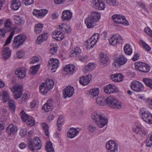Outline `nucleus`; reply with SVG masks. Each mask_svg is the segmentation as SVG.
I'll list each match as a JSON object with an SVG mask.
<instances>
[{
  "instance_id": "nucleus-1",
  "label": "nucleus",
  "mask_w": 152,
  "mask_h": 152,
  "mask_svg": "<svg viewBox=\"0 0 152 152\" xmlns=\"http://www.w3.org/2000/svg\"><path fill=\"white\" fill-rule=\"evenodd\" d=\"M100 18L101 15L99 12L95 11L91 12L85 20V23L87 28H93L96 26Z\"/></svg>"
},
{
  "instance_id": "nucleus-2",
  "label": "nucleus",
  "mask_w": 152,
  "mask_h": 152,
  "mask_svg": "<svg viewBox=\"0 0 152 152\" xmlns=\"http://www.w3.org/2000/svg\"><path fill=\"white\" fill-rule=\"evenodd\" d=\"M91 117L95 121V124L99 127L102 128L107 124V117L99 112H94Z\"/></svg>"
},
{
  "instance_id": "nucleus-3",
  "label": "nucleus",
  "mask_w": 152,
  "mask_h": 152,
  "mask_svg": "<svg viewBox=\"0 0 152 152\" xmlns=\"http://www.w3.org/2000/svg\"><path fill=\"white\" fill-rule=\"evenodd\" d=\"M28 148L33 152L36 150L39 149L42 145L40 139L37 137H34L33 141L31 139L28 138Z\"/></svg>"
},
{
  "instance_id": "nucleus-4",
  "label": "nucleus",
  "mask_w": 152,
  "mask_h": 152,
  "mask_svg": "<svg viewBox=\"0 0 152 152\" xmlns=\"http://www.w3.org/2000/svg\"><path fill=\"white\" fill-rule=\"evenodd\" d=\"M140 115L145 122L149 124H152V115L146 108H142L140 109Z\"/></svg>"
},
{
  "instance_id": "nucleus-5",
  "label": "nucleus",
  "mask_w": 152,
  "mask_h": 152,
  "mask_svg": "<svg viewBox=\"0 0 152 152\" xmlns=\"http://www.w3.org/2000/svg\"><path fill=\"white\" fill-rule=\"evenodd\" d=\"M26 39V36L23 34H20L15 37L13 40V48L14 49L18 48L21 45L23 44Z\"/></svg>"
},
{
  "instance_id": "nucleus-6",
  "label": "nucleus",
  "mask_w": 152,
  "mask_h": 152,
  "mask_svg": "<svg viewBox=\"0 0 152 152\" xmlns=\"http://www.w3.org/2000/svg\"><path fill=\"white\" fill-rule=\"evenodd\" d=\"M99 34L96 33L93 34L91 37L88 39L86 42V45L87 46V48L90 49L93 48L96 44L99 38Z\"/></svg>"
},
{
  "instance_id": "nucleus-7",
  "label": "nucleus",
  "mask_w": 152,
  "mask_h": 152,
  "mask_svg": "<svg viewBox=\"0 0 152 152\" xmlns=\"http://www.w3.org/2000/svg\"><path fill=\"white\" fill-rule=\"evenodd\" d=\"M113 21L116 23H121L124 25L128 26V22L126 19L125 17L122 15L116 14L112 17Z\"/></svg>"
},
{
  "instance_id": "nucleus-8",
  "label": "nucleus",
  "mask_w": 152,
  "mask_h": 152,
  "mask_svg": "<svg viewBox=\"0 0 152 152\" xmlns=\"http://www.w3.org/2000/svg\"><path fill=\"white\" fill-rule=\"evenodd\" d=\"M130 87L133 90L137 92H141L144 89V86L141 82L137 81H133L130 84Z\"/></svg>"
},
{
  "instance_id": "nucleus-9",
  "label": "nucleus",
  "mask_w": 152,
  "mask_h": 152,
  "mask_svg": "<svg viewBox=\"0 0 152 152\" xmlns=\"http://www.w3.org/2000/svg\"><path fill=\"white\" fill-rule=\"evenodd\" d=\"M123 41L121 37L119 34H113L109 39L110 44L112 45L115 46L119 44Z\"/></svg>"
},
{
  "instance_id": "nucleus-10",
  "label": "nucleus",
  "mask_w": 152,
  "mask_h": 152,
  "mask_svg": "<svg viewBox=\"0 0 152 152\" xmlns=\"http://www.w3.org/2000/svg\"><path fill=\"white\" fill-rule=\"evenodd\" d=\"M106 147L108 152H118V145L113 140H110L107 142Z\"/></svg>"
},
{
  "instance_id": "nucleus-11",
  "label": "nucleus",
  "mask_w": 152,
  "mask_h": 152,
  "mask_svg": "<svg viewBox=\"0 0 152 152\" xmlns=\"http://www.w3.org/2000/svg\"><path fill=\"white\" fill-rule=\"evenodd\" d=\"M127 60L124 56H120L115 59L113 65L116 67H120L121 66L127 62Z\"/></svg>"
},
{
  "instance_id": "nucleus-12",
  "label": "nucleus",
  "mask_w": 152,
  "mask_h": 152,
  "mask_svg": "<svg viewBox=\"0 0 152 152\" xmlns=\"http://www.w3.org/2000/svg\"><path fill=\"white\" fill-rule=\"evenodd\" d=\"M48 67L53 72H55L59 65V60L56 58H51L48 61Z\"/></svg>"
},
{
  "instance_id": "nucleus-13",
  "label": "nucleus",
  "mask_w": 152,
  "mask_h": 152,
  "mask_svg": "<svg viewBox=\"0 0 152 152\" xmlns=\"http://www.w3.org/2000/svg\"><path fill=\"white\" fill-rule=\"evenodd\" d=\"M74 93V88L71 86L66 87L63 90V94L64 98L70 97Z\"/></svg>"
},
{
  "instance_id": "nucleus-14",
  "label": "nucleus",
  "mask_w": 152,
  "mask_h": 152,
  "mask_svg": "<svg viewBox=\"0 0 152 152\" xmlns=\"http://www.w3.org/2000/svg\"><path fill=\"white\" fill-rule=\"evenodd\" d=\"M18 131L16 126L10 124L6 128V131L8 136L15 135Z\"/></svg>"
},
{
  "instance_id": "nucleus-15",
  "label": "nucleus",
  "mask_w": 152,
  "mask_h": 152,
  "mask_svg": "<svg viewBox=\"0 0 152 152\" xmlns=\"http://www.w3.org/2000/svg\"><path fill=\"white\" fill-rule=\"evenodd\" d=\"M53 100L52 99H49L46 103L42 106V109L46 112H48L52 110L53 108Z\"/></svg>"
},
{
  "instance_id": "nucleus-16",
  "label": "nucleus",
  "mask_w": 152,
  "mask_h": 152,
  "mask_svg": "<svg viewBox=\"0 0 152 152\" xmlns=\"http://www.w3.org/2000/svg\"><path fill=\"white\" fill-rule=\"evenodd\" d=\"M93 1L94 7L96 9L102 10L105 8V4L102 0H94Z\"/></svg>"
},
{
  "instance_id": "nucleus-17",
  "label": "nucleus",
  "mask_w": 152,
  "mask_h": 152,
  "mask_svg": "<svg viewBox=\"0 0 152 152\" xmlns=\"http://www.w3.org/2000/svg\"><path fill=\"white\" fill-rule=\"evenodd\" d=\"M48 12L47 10L41 9L39 10H34L33 12L34 15L39 18L43 17Z\"/></svg>"
},
{
  "instance_id": "nucleus-18",
  "label": "nucleus",
  "mask_w": 152,
  "mask_h": 152,
  "mask_svg": "<svg viewBox=\"0 0 152 152\" xmlns=\"http://www.w3.org/2000/svg\"><path fill=\"white\" fill-rule=\"evenodd\" d=\"M91 75L88 74L86 77L82 76L80 78L79 82L80 84L84 86L87 85L91 80Z\"/></svg>"
},
{
  "instance_id": "nucleus-19",
  "label": "nucleus",
  "mask_w": 152,
  "mask_h": 152,
  "mask_svg": "<svg viewBox=\"0 0 152 152\" xmlns=\"http://www.w3.org/2000/svg\"><path fill=\"white\" fill-rule=\"evenodd\" d=\"M72 16V13L69 10L64 11L62 13L61 19L63 20L69 21Z\"/></svg>"
},
{
  "instance_id": "nucleus-20",
  "label": "nucleus",
  "mask_w": 152,
  "mask_h": 152,
  "mask_svg": "<svg viewBox=\"0 0 152 152\" xmlns=\"http://www.w3.org/2000/svg\"><path fill=\"white\" fill-rule=\"evenodd\" d=\"M15 74L20 79H22L26 76V70L24 67L19 68L15 72Z\"/></svg>"
},
{
  "instance_id": "nucleus-21",
  "label": "nucleus",
  "mask_w": 152,
  "mask_h": 152,
  "mask_svg": "<svg viewBox=\"0 0 152 152\" xmlns=\"http://www.w3.org/2000/svg\"><path fill=\"white\" fill-rule=\"evenodd\" d=\"M116 87L111 84L107 85L104 86V92L107 94H110L115 92Z\"/></svg>"
},
{
  "instance_id": "nucleus-22",
  "label": "nucleus",
  "mask_w": 152,
  "mask_h": 152,
  "mask_svg": "<svg viewBox=\"0 0 152 152\" xmlns=\"http://www.w3.org/2000/svg\"><path fill=\"white\" fill-rule=\"evenodd\" d=\"M58 29L61 31L65 33H69L71 32V29L70 26L67 24L61 23L58 25Z\"/></svg>"
},
{
  "instance_id": "nucleus-23",
  "label": "nucleus",
  "mask_w": 152,
  "mask_h": 152,
  "mask_svg": "<svg viewBox=\"0 0 152 152\" xmlns=\"http://www.w3.org/2000/svg\"><path fill=\"white\" fill-rule=\"evenodd\" d=\"M53 38L56 39L60 41L62 40L64 37V35L62 32L56 30L53 32Z\"/></svg>"
},
{
  "instance_id": "nucleus-24",
  "label": "nucleus",
  "mask_w": 152,
  "mask_h": 152,
  "mask_svg": "<svg viewBox=\"0 0 152 152\" xmlns=\"http://www.w3.org/2000/svg\"><path fill=\"white\" fill-rule=\"evenodd\" d=\"M124 76L120 73L113 74L110 76L111 79L115 82H120L123 79Z\"/></svg>"
},
{
  "instance_id": "nucleus-25",
  "label": "nucleus",
  "mask_w": 152,
  "mask_h": 152,
  "mask_svg": "<svg viewBox=\"0 0 152 152\" xmlns=\"http://www.w3.org/2000/svg\"><path fill=\"white\" fill-rule=\"evenodd\" d=\"M48 37V34L45 32L38 36L37 38L36 42L37 44H40L43 42L46 41Z\"/></svg>"
},
{
  "instance_id": "nucleus-26",
  "label": "nucleus",
  "mask_w": 152,
  "mask_h": 152,
  "mask_svg": "<svg viewBox=\"0 0 152 152\" xmlns=\"http://www.w3.org/2000/svg\"><path fill=\"white\" fill-rule=\"evenodd\" d=\"M75 66L73 64L66 65L63 69L64 72H67L69 74L72 75L75 70Z\"/></svg>"
},
{
  "instance_id": "nucleus-27",
  "label": "nucleus",
  "mask_w": 152,
  "mask_h": 152,
  "mask_svg": "<svg viewBox=\"0 0 152 152\" xmlns=\"http://www.w3.org/2000/svg\"><path fill=\"white\" fill-rule=\"evenodd\" d=\"M11 51L8 47L5 48L2 51V57L5 60L8 59L11 56Z\"/></svg>"
},
{
  "instance_id": "nucleus-28",
  "label": "nucleus",
  "mask_w": 152,
  "mask_h": 152,
  "mask_svg": "<svg viewBox=\"0 0 152 152\" xmlns=\"http://www.w3.org/2000/svg\"><path fill=\"white\" fill-rule=\"evenodd\" d=\"M96 65L93 63H89L87 65H86L83 69V72L86 73L92 70L96 67Z\"/></svg>"
},
{
  "instance_id": "nucleus-29",
  "label": "nucleus",
  "mask_w": 152,
  "mask_h": 152,
  "mask_svg": "<svg viewBox=\"0 0 152 152\" xmlns=\"http://www.w3.org/2000/svg\"><path fill=\"white\" fill-rule=\"evenodd\" d=\"M99 93V89L98 88H94L88 91L87 94H88L91 97L94 98L98 95Z\"/></svg>"
},
{
  "instance_id": "nucleus-30",
  "label": "nucleus",
  "mask_w": 152,
  "mask_h": 152,
  "mask_svg": "<svg viewBox=\"0 0 152 152\" xmlns=\"http://www.w3.org/2000/svg\"><path fill=\"white\" fill-rule=\"evenodd\" d=\"M133 131L136 133L143 136L146 134V132L144 128L141 126H137L136 128L134 129Z\"/></svg>"
},
{
  "instance_id": "nucleus-31",
  "label": "nucleus",
  "mask_w": 152,
  "mask_h": 152,
  "mask_svg": "<svg viewBox=\"0 0 152 152\" xmlns=\"http://www.w3.org/2000/svg\"><path fill=\"white\" fill-rule=\"evenodd\" d=\"M122 107V103L115 98L111 107L113 109H120Z\"/></svg>"
},
{
  "instance_id": "nucleus-32",
  "label": "nucleus",
  "mask_w": 152,
  "mask_h": 152,
  "mask_svg": "<svg viewBox=\"0 0 152 152\" xmlns=\"http://www.w3.org/2000/svg\"><path fill=\"white\" fill-rule=\"evenodd\" d=\"M18 29V28L15 27L13 28V29L11 31V34L9 37L7 38L5 43L4 45V46H5L9 44L11 42L13 36L15 33V31Z\"/></svg>"
},
{
  "instance_id": "nucleus-33",
  "label": "nucleus",
  "mask_w": 152,
  "mask_h": 152,
  "mask_svg": "<svg viewBox=\"0 0 152 152\" xmlns=\"http://www.w3.org/2000/svg\"><path fill=\"white\" fill-rule=\"evenodd\" d=\"M12 23L10 20H7L5 21L4 23V29L7 32L13 29V28H12ZM16 27L18 28V27ZM14 28L15 27L13 28Z\"/></svg>"
},
{
  "instance_id": "nucleus-34",
  "label": "nucleus",
  "mask_w": 152,
  "mask_h": 152,
  "mask_svg": "<svg viewBox=\"0 0 152 152\" xmlns=\"http://www.w3.org/2000/svg\"><path fill=\"white\" fill-rule=\"evenodd\" d=\"M20 5V3L19 1L12 0L11 7L13 10H16L19 9Z\"/></svg>"
},
{
  "instance_id": "nucleus-35",
  "label": "nucleus",
  "mask_w": 152,
  "mask_h": 152,
  "mask_svg": "<svg viewBox=\"0 0 152 152\" xmlns=\"http://www.w3.org/2000/svg\"><path fill=\"white\" fill-rule=\"evenodd\" d=\"M1 97L4 102H6L10 100L9 94L6 91H3L1 94Z\"/></svg>"
},
{
  "instance_id": "nucleus-36",
  "label": "nucleus",
  "mask_w": 152,
  "mask_h": 152,
  "mask_svg": "<svg viewBox=\"0 0 152 152\" xmlns=\"http://www.w3.org/2000/svg\"><path fill=\"white\" fill-rule=\"evenodd\" d=\"M14 19L15 23L19 26H23L25 23L23 18H21L20 16H14Z\"/></svg>"
},
{
  "instance_id": "nucleus-37",
  "label": "nucleus",
  "mask_w": 152,
  "mask_h": 152,
  "mask_svg": "<svg viewBox=\"0 0 152 152\" xmlns=\"http://www.w3.org/2000/svg\"><path fill=\"white\" fill-rule=\"evenodd\" d=\"M44 83H42L39 86V90L41 92L44 94H47L50 91L46 86L45 85Z\"/></svg>"
},
{
  "instance_id": "nucleus-38",
  "label": "nucleus",
  "mask_w": 152,
  "mask_h": 152,
  "mask_svg": "<svg viewBox=\"0 0 152 152\" xmlns=\"http://www.w3.org/2000/svg\"><path fill=\"white\" fill-rule=\"evenodd\" d=\"M45 84L49 90L50 91V89L53 87L54 83L53 80L50 79H47L46 80Z\"/></svg>"
},
{
  "instance_id": "nucleus-39",
  "label": "nucleus",
  "mask_w": 152,
  "mask_h": 152,
  "mask_svg": "<svg viewBox=\"0 0 152 152\" xmlns=\"http://www.w3.org/2000/svg\"><path fill=\"white\" fill-rule=\"evenodd\" d=\"M124 51L126 54L131 55L132 53V50L130 45L128 44L125 45L124 47Z\"/></svg>"
},
{
  "instance_id": "nucleus-40",
  "label": "nucleus",
  "mask_w": 152,
  "mask_h": 152,
  "mask_svg": "<svg viewBox=\"0 0 152 152\" xmlns=\"http://www.w3.org/2000/svg\"><path fill=\"white\" fill-rule=\"evenodd\" d=\"M105 99L104 97L99 96L97 97L96 101L97 104L99 105L104 106L105 105Z\"/></svg>"
},
{
  "instance_id": "nucleus-41",
  "label": "nucleus",
  "mask_w": 152,
  "mask_h": 152,
  "mask_svg": "<svg viewBox=\"0 0 152 152\" xmlns=\"http://www.w3.org/2000/svg\"><path fill=\"white\" fill-rule=\"evenodd\" d=\"M68 137L71 138L74 137L76 135V129L74 127L71 128L67 133Z\"/></svg>"
},
{
  "instance_id": "nucleus-42",
  "label": "nucleus",
  "mask_w": 152,
  "mask_h": 152,
  "mask_svg": "<svg viewBox=\"0 0 152 152\" xmlns=\"http://www.w3.org/2000/svg\"><path fill=\"white\" fill-rule=\"evenodd\" d=\"M43 27V25L41 23L36 24L35 25L34 28V32L36 34H39L40 33L42 30Z\"/></svg>"
},
{
  "instance_id": "nucleus-43",
  "label": "nucleus",
  "mask_w": 152,
  "mask_h": 152,
  "mask_svg": "<svg viewBox=\"0 0 152 152\" xmlns=\"http://www.w3.org/2000/svg\"><path fill=\"white\" fill-rule=\"evenodd\" d=\"M40 65L38 64L31 67L29 69L30 73L33 75L36 74L40 68Z\"/></svg>"
},
{
  "instance_id": "nucleus-44",
  "label": "nucleus",
  "mask_w": 152,
  "mask_h": 152,
  "mask_svg": "<svg viewBox=\"0 0 152 152\" xmlns=\"http://www.w3.org/2000/svg\"><path fill=\"white\" fill-rule=\"evenodd\" d=\"M115 99V98L113 96H109L106 99V103L109 107H111Z\"/></svg>"
},
{
  "instance_id": "nucleus-45",
  "label": "nucleus",
  "mask_w": 152,
  "mask_h": 152,
  "mask_svg": "<svg viewBox=\"0 0 152 152\" xmlns=\"http://www.w3.org/2000/svg\"><path fill=\"white\" fill-rule=\"evenodd\" d=\"M64 122V116H60L59 117L57 121V126L58 128V130H60L59 128L62 126Z\"/></svg>"
},
{
  "instance_id": "nucleus-46",
  "label": "nucleus",
  "mask_w": 152,
  "mask_h": 152,
  "mask_svg": "<svg viewBox=\"0 0 152 152\" xmlns=\"http://www.w3.org/2000/svg\"><path fill=\"white\" fill-rule=\"evenodd\" d=\"M42 126L45 132V135L47 136H49V127L46 123H44L42 124Z\"/></svg>"
},
{
  "instance_id": "nucleus-47",
  "label": "nucleus",
  "mask_w": 152,
  "mask_h": 152,
  "mask_svg": "<svg viewBox=\"0 0 152 152\" xmlns=\"http://www.w3.org/2000/svg\"><path fill=\"white\" fill-rule=\"evenodd\" d=\"M142 81L147 86L152 89V79L148 78H145L143 79Z\"/></svg>"
},
{
  "instance_id": "nucleus-48",
  "label": "nucleus",
  "mask_w": 152,
  "mask_h": 152,
  "mask_svg": "<svg viewBox=\"0 0 152 152\" xmlns=\"http://www.w3.org/2000/svg\"><path fill=\"white\" fill-rule=\"evenodd\" d=\"M46 149L48 152H54V149L53 148L52 144L50 142H47Z\"/></svg>"
},
{
  "instance_id": "nucleus-49",
  "label": "nucleus",
  "mask_w": 152,
  "mask_h": 152,
  "mask_svg": "<svg viewBox=\"0 0 152 152\" xmlns=\"http://www.w3.org/2000/svg\"><path fill=\"white\" fill-rule=\"evenodd\" d=\"M12 91L13 92H22V86L20 85H15Z\"/></svg>"
},
{
  "instance_id": "nucleus-50",
  "label": "nucleus",
  "mask_w": 152,
  "mask_h": 152,
  "mask_svg": "<svg viewBox=\"0 0 152 152\" xmlns=\"http://www.w3.org/2000/svg\"><path fill=\"white\" fill-rule=\"evenodd\" d=\"M9 105L10 110L12 112H14L15 110V102L13 100H9Z\"/></svg>"
},
{
  "instance_id": "nucleus-51",
  "label": "nucleus",
  "mask_w": 152,
  "mask_h": 152,
  "mask_svg": "<svg viewBox=\"0 0 152 152\" xmlns=\"http://www.w3.org/2000/svg\"><path fill=\"white\" fill-rule=\"evenodd\" d=\"M144 63V62H137L135 63L134 65L135 69L141 72Z\"/></svg>"
},
{
  "instance_id": "nucleus-52",
  "label": "nucleus",
  "mask_w": 152,
  "mask_h": 152,
  "mask_svg": "<svg viewBox=\"0 0 152 152\" xmlns=\"http://www.w3.org/2000/svg\"><path fill=\"white\" fill-rule=\"evenodd\" d=\"M21 114L22 119L23 122H26L27 120L29 119V115L25 114L24 111H22L21 112Z\"/></svg>"
},
{
  "instance_id": "nucleus-53",
  "label": "nucleus",
  "mask_w": 152,
  "mask_h": 152,
  "mask_svg": "<svg viewBox=\"0 0 152 152\" xmlns=\"http://www.w3.org/2000/svg\"><path fill=\"white\" fill-rule=\"evenodd\" d=\"M142 72H148L150 69V67L148 64L144 63L142 68Z\"/></svg>"
},
{
  "instance_id": "nucleus-54",
  "label": "nucleus",
  "mask_w": 152,
  "mask_h": 152,
  "mask_svg": "<svg viewBox=\"0 0 152 152\" xmlns=\"http://www.w3.org/2000/svg\"><path fill=\"white\" fill-rule=\"evenodd\" d=\"M106 3L108 5L113 6H115L118 4V1L117 0H104Z\"/></svg>"
},
{
  "instance_id": "nucleus-55",
  "label": "nucleus",
  "mask_w": 152,
  "mask_h": 152,
  "mask_svg": "<svg viewBox=\"0 0 152 152\" xmlns=\"http://www.w3.org/2000/svg\"><path fill=\"white\" fill-rule=\"evenodd\" d=\"M100 58L102 62L103 63H104V62L107 61L109 59L108 57L103 53L100 54Z\"/></svg>"
},
{
  "instance_id": "nucleus-56",
  "label": "nucleus",
  "mask_w": 152,
  "mask_h": 152,
  "mask_svg": "<svg viewBox=\"0 0 152 152\" xmlns=\"http://www.w3.org/2000/svg\"><path fill=\"white\" fill-rule=\"evenodd\" d=\"M140 42L142 44L143 48L147 51H150L151 50V48L145 42L142 40H140Z\"/></svg>"
},
{
  "instance_id": "nucleus-57",
  "label": "nucleus",
  "mask_w": 152,
  "mask_h": 152,
  "mask_svg": "<svg viewBox=\"0 0 152 152\" xmlns=\"http://www.w3.org/2000/svg\"><path fill=\"white\" fill-rule=\"evenodd\" d=\"M39 61V58L37 56L33 57L30 61L31 64H34L35 62H38Z\"/></svg>"
},
{
  "instance_id": "nucleus-58",
  "label": "nucleus",
  "mask_w": 152,
  "mask_h": 152,
  "mask_svg": "<svg viewBox=\"0 0 152 152\" xmlns=\"http://www.w3.org/2000/svg\"><path fill=\"white\" fill-rule=\"evenodd\" d=\"M35 123V121L34 118H29L27 122V124L30 126H34Z\"/></svg>"
},
{
  "instance_id": "nucleus-59",
  "label": "nucleus",
  "mask_w": 152,
  "mask_h": 152,
  "mask_svg": "<svg viewBox=\"0 0 152 152\" xmlns=\"http://www.w3.org/2000/svg\"><path fill=\"white\" fill-rule=\"evenodd\" d=\"M34 0H22V2L26 5H29L33 4Z\"/></svg>"
},
{
  "instance_id": "nucleus-60",
  "label": "nucleus",
  "mask_w": 152,
  "mask_h": 152,
  "mask_svg": "<svg viewBox=\"0 0 152 152\" xmlns=\"http://www.w3.org/2000/svg\"><path fill=\"white\" fill-rule=\"evenodd\" d=\"M58 47L57 46H56L51 48L50 49V52L51 54L53 55L55 54L58 50Z\"/></svg>"
},
{
  "instance_id": "nucleus-61",
  "label": "nucleus",
  "mask_w": 152,
  "mask_h": 152,
  "mask_svg": "<svg viewBox=\"0 0 152 152\" xmlns=\"http://www.w3.org/2000/svg\"><path fill=\"white\" fill-rule=\"evenodd\" d=\"M145 31L152 38V31L148 27L145 28L144 29Z\"/></svg>"
},
{
  "instance_id": "nucleus-62",
  "label": "nucleus",
  "mask_w": 152,
  "mask_h": 152,
  "mask_svg": "<svg viewBox=\"0 0 152 152\" xmlns=\"http://www.w3.org/2000/svg\"><path fill=\"white\" fill-rule=\"evenodd\" d=\"M16 54L18 58H23L24 56V53L22 50H20L17 52Z\"/></svg>"
},
{
  "instance_id": "nucleus-63",
  "label": "nucleus",
  "mask_w": 152,
  "mask_h": 152,
  "mask_svg": "<svg viewBox=\"0 0 152 152\" xmlns=\"http://www.w3.org/2000/svg\"><path fill=\"white\" fill-rule=\"evenodd\" d=\"M22 92H14V98L15 99H17L19 98L22 94Z\"/></svg>"
},
{
  "instance_id": "nucleus-64",
  "label": "nucleus",
  "mask_w": 152,
  "mask_h": 152,
  "mask_svg": "<svg viewBox=\"0 0 152 152\" xmlns=\"http://www.w3.org/2000/svg\"><path fill=\"white\" fill-rule=\"evenodd\" d=\"M27 131L26 129H20V134L22 137L25 136L27 134Z\"/></svg>"
}]
</instances>
